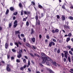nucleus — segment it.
<instances>
[{
    "instance_id": "49530a36",
    "label": "nucleus",
    "mask_w": 73,
    "mask_h": 73,
    "mask_svg": "<svg viewBox=\"0 0 73 73\" xmlns=\"http://www.w3.org/2000/svg\"><path fill=\"white\" fill-rule=\"evenodd\" d=\"M60 49H59L58 50L57 52L58 53H60Z\"/></svg>"
},
{
    "instance_id": "39448f33",
    "label": "nucleus",
    "mask_w": 73,
    "mask_h": 73,
    "mask_svg": "<svg viewBox=\"0 0 73 73\" xmlns=\"http://www.w3.org/2000/svg\"><path fill=\"white\" fill-rule=\"evenodd\" d=\"M17 25V21L16 20H15L14 22V28H16Z\"/></svg>"
},
{
    "instance_id": "4d7b16f0",
    "label": "nucleus",
    "mask_w": 73,
    "mask_h": 73,
    "mask_svg": "<svg viewBox=\"0 0 73 73\" xmlns=\"http://www.w3.org/2000/svg\"><path fill=\"white\" fill-rule=\"evenodd\" d=\"M18 37H19V39H21V38L20 37V35H18Z\"/></svg>"
},
{
    "instance_id": "f257e3e1",
    "label": "nucleus",
    "mask_w": 73,
    "mask_h": 73,
    "mask_svg": "<svg viewBox=\"0 0 73 73\" xmlns=\"http://www.w3.org/2000/svg\"><path fill=\"white\" fill-rule=\"evenodd\" d=\"M35 18L36 21V26L40 25V21L38 20V16L37 15L35 16Z\"/></svg>"
},
{
    "instance_id": "5fc2aeb1",
    "label": "nucleus",
    "mask_w": 73,
    "mask_h": 73,
    "mask_svg": "<svg viewBox=\"0 0 73 73\" xmlns=\"http://www.w3.org/2000/svg\"><path fill=\"white\" fill-rule=\"evenodd\" d=\"M17 62H20V60L19 59H17Z\"/></svg>"
},
{
    "instance_id": "0eeeda50",
    "label": "nucleus",
    "mask_w": 73,
    "mask_h": 73,
    "mask_svg": "<svg viewBox=\"0 0 73 73\" xmlns=\"http://www.w3.org/2000/svg\"><path fill=\"white\" fill-rule=\"evenodd\" d=\"M9 46L8 45V44L7 43H6L5 44V48L6 49H7L8 48V46Z\"/></svg>"
},
{
    "instance_id": "f704fd0d",
    "label": "nucleus",
    "mask_w": 73,
    "mask_h": 73,
    "mask_svg": "<svg viewBox=\"0 0 73 73\" xmlns=\"http://www.w3.org/2000/svg\"><path fill=\"white\" fill-rule=\"evenodd\" d=\"M57 52V48H55L54 49V52Z\"/></svg>"
},
{
    "instance_id": "f8f14e48",
    "label": "nucleus",
    "mask_w": 73,
    "mask_h": 73,
    "mask_svg": "<svg viewBox=\"0 0 73 73\" xmlns=\"http://www.w3.org/2000/svg\"><path fill=\"white\" fill-rule=\"evenodd\" d=\"M26 46H27L28 47H29V48H31V46H30V45H29V44L28 43H26Z\"/></svg>"
},
{
    "instance_id": "aec40b11",
    "label": "nucleus",
    "mask_w": 73,
    "mask_h": 73,
    "mask_svg": "<svg viewBox=\"0 0 73 73\" xmlns=\"http://www.w3.org/2000/svg\"><path fill=\"white\" fill-rule=\"evenodd\" d=\"M38 7L39 8H40V9L42 8V7L40 5H38Z\"/></svg>"
},
{
    "instance_id": "a18cd8bd",
    "label": "nucleus",
    "mask_w": 73,
    "mask_h": 73,
    "mask_svg": "<svg viewBox=\"0 0 73 73\" xmlns=\"http://www.w3.org/2000/svg\"><path fill=\"white\" fill-rule=\"evenodd\" d=\"M52 33H56V31L54 30H52Z\"/></svg>"
},
{
    "instance_id": "bb28decb",
    "label": "nucleus",
    "mask_w": 73,
    "mask_h": 73,
    "mask_svg": "<svg viewBox=\"0 0 73 73\" xmlns=\"http://www.w3.org/2000/svg\"><path fill=\"white\" fill-rule=\"evenodd\" d=\"M59 32V30L58 29H56L55 30V32Z\"/></svg>"
},
{
    "instance_id": "774afa93",
    "label": "nucleus",
    "mask_w": 73,
    "mask_h": 73,
    "mask_svg": "<svg viewBox=\"0 0 73 73\" xmlns=\"http://www.w3.org/2000/svg\"><path fill=\"white\" fill-rule=\"evenodd\" d=\"M11 60H13L14 59V57H11Z\"/></svg>"
},
{
    "instance_id": "9d476101",
    "label": "nucleus",
    "mask_w": 73,
    "mask_h": 73,
    "mask_svg": "<svg viewBox=\"0 0 73 73\" xmlns=\"http://www.w3.org/2000/svg\"><path fill=\"white\" fill-rule=\"evenodd\" d=\"M64 27L65 28H66V29H70V27L69 26L66 25Z\"/></svg>"
},
{
    "instance_id": "de8ad7c7",
    "label": "nucleus",
    "mask_w": 73,
    "mask_h": 73,
    "mask_svg": "<svg viewBox=\"0 0 73 73\" xmlns=\"http://www.w3.org/2000/svg\"><path fill=\"white\" fill-rule=\"evenodd\" d=\"M12 51L13 52H16V50L15 49H12Z\"/></svg>"
},
{
    "instance_id": "473e14b6",
    "label": "nucleus",
    "mask_w": 73,
    "mask_h": 73,
    "mask_svg": "<svg viewBox=\"0 0 73 73\" xmlns=\"http://www.w3.org/2000/svg\"><path fill=\"white\" fill-rule=\"evenodd\" d=\"M64 62H66V58H64Z\"/></svg>"
},
{
    "instance_id": "5701e85b",
    "label": "nucleus",
    "mask_w": 73,
    "mask_h": 73,
    "mask_svg": "<svg viewBox=\"0 0 73 73\" xmlns=\"http://www.w3.org/2000/svg\"><path fill=\"white\" fill-rule=\"evenodd\" d=\"M12 26V23H9V27L11 28Z\"/></svg>"
},
{
    "instance_id": "b1692460",
    "label": "nucleus",
    "mask_w": 73,
    "mask_h": 73,
    "mask_svg": "<svg viewBox=\"0 0 73 73\" xmlns=\"http://www.w3.org/2000/svg\"><path fill=\"white\" fill-rule=\"evenodd\" d=\"M69 53L71 55H72V56H73V53H72V52L71 51H69Z\"/></svg>"
},
{
    "instance_id": "09e8293b",
    "label": "nucleus",
    "mask_w": 73,
    "mask_h": 73,
    "mask_svg": "<svg viewBox=\"0 0 73 73\" xmlns=\"http://www.w3.org/2000/svg\"><path fill=\"white\" fill-rule=\"evenodd\" d=\"M56 17L57 19H60V15H57L56 16Z\"/></svg>"
},
{
    "instance_id": "338daca9",
    "label": "nucleus",
    "mask_w": 73,
    "mask_h": 73,
    "mask_svg": "<svg viewBox=\"0 0 73 73\" xmlns=\"http://www.w3.org/2000/svg\"><path fill=\"white\" fill-rule=\"evenodd\" d=\"M13 20H15V19H16V17H13Z\"/></svg>"
},
{
    "instance_id": "423d86ee",
    "label": "nucleus",
    "mask_w": 73,
    "mask_h": 73,
    "mask_svg": "<svg viewBox=\"0 0 73 73\" xmlns=\"http://www.w3.org/2000/svg\"><path fill=\"white\" fill-rule=\"evenodd\" d=\"M9 67V64H7L6 68V69L8 71V72H10V71H11V69Z\"/></svg>"
},
{
    "instance_id": "e433bc0d",
    "label": "nucleus",
    "mask_w": 73,
    "mask_h": 73,
    "mask_svg": "<svg viewBox=\"0 0 73 73\" xmlns=\"http://www.w3.org/2000/svg\"><path fill=\"white\" fill-rule=\"evenodd\" d=\"M61 56H62V57L63 58H64V54L63 53H62L61 54Z\"/></svg>"
},
{
    "instance_id": "052dcab7",
    "label": "nucleus",
    "mask_w": 73,
    "mask_h": 73,
    "mask_svg": "<svg viewBox=\"0 0 73 73\" xmlns=\"http://www.w3.org/2000/svg\"><path fill=\"white\" fill-rule=\"evenodd\" d=\"M18 44L19 45H21V43L20 42H18Z\"/></svg>"
},
{
    "instance_id": "c03bdc74",
    "label": "nucleus",
    "mask_w": 73,
    "mask_h": 73,
    "mask_svg": "<svg viewBox=\"0 0 73 73\" xmlns=\"http://www.w3.org/2000/svg\"><path fill=\"white\" fill-rule=\"evenodd\" d=\"M46 37L47 39H49V35H47Z\"/></svg>"
},
{
    "instance_id": "13d9d810",
    "label": "nucleus",
    "mask_w": 73,
    "mask_h": 73,
    "mask_svg": "<svg viewBox=\"0 0 73 73\" xmlns=\"http://www.w3.org/2000/svg\"><path fill=\"white\" fill-rule=\"evenodd\" d=\"M21 36L22 37H24V35L23 34H21Z\"/></svg>"
},
{
    "instance_id": "37998d69",
    "label": "nucleus",
    "mask_w": 73,
    "mask_h": 73,
    "mask_svg": "<svg viewBox=\"0 0 73 73\" xmlns=\"http://www.w3.org/2000/svg\"><path fill=\"white\" fill-rule=\"evenodd\" d=\"M51 43L53 45H54L55 44L54 43V42H51Z\"/></svg>"
},
{
    "instance_id": "bf43d9fd",
    "label": "nucleus",
    "mask_w": 73,
    "mask_h": 73,
    "mask_svg": "<svg viewBox=\"0 0 73 73\" xmlns=\"http://www.w3.org/2000/svg\"><path fill=\"white\" fill-rule=\"evenodd\" d=\"M25 58L26 59H28V57L27 56H25Z\"/></svg>"
},
{
    "instance_id": "a211bd4d",
    "label": "nucleus",
    "mask_w": 73,
    "mask_h": 73,
    "mask_svg": "<svg viewBox=\"0 0 73 73\" xmlns=\"http://www.w3.org/2000/svg\"><path fill=\"white\" fill-rule=\"evenodd\" d=\"M9 12V10H8V9H7V10L5 14L6 15H7V14H8V13Z\"/></svg>"
},
{
    "instance_id": "7ed1b4c3",
    "label": "nucleus",
    "mask_w": 73,
    "mask_h": 73,
    "mask_svg": "<svg viewBox=\"0 0 73 73\" xmlns=\"http://www.w3.org/2000/svg\"><path fill=\"white\" fill-rule=\"evenodd\" d=\"M64 57H65L66 58H67L68 57H69V56H70L68 54V51H64Z\"/></svg>"
},
{
    "instance_id": "0e129e2a",
    "label": "nucleus",
    "mask_w": 73,
    "mask_h": 73,
    "mask_svg": "<svg viewBox=\"0 0 73 73\" xmlns=\"http://www.w3.org/2000/svg\"><path fill=\"white\" fill-rule=\"evenodd\" d=\"M39 36V38H41L42 37V36H41V35H40Z\"/></svg>"
},
{
    "instance_id": "393cba45",
    "label": "nucleus",
    "mask_w": 73,
    "mask_h": 73,
    "mask_svg": "<svg viewBox=\"0 0 73 73\" xmlns=\"http://www.w3.org/2000/svg\"><path fill=\"white\" fill-rule=\"evenodd\" d=\"M62 9H65V6L64 5H63L62 7Z\"/></svg>"
},
{
    "instance_id": "20e7f679",
    "label": "nucleus",
    "mask_w": 73,
    "mask_h": 73,
    "mask_svg": "<svg viewBox=\"0 0 73 73\" xmlns=\"http://www.w3.org/2000/svg\"><path fill=\"white\" fill-rule=\"evenodd\" d=\"M23 52L22 50H20L19 52V54L17 55V57L18 58H20V57H21V53Z\"/></svg>"
},
{
    "instance_id": "4be33fe9",
    "label": "nucleus",
    "mask_w": 73,
    "mask_h": 73,
    "mask_svg": "<svg viewBox=\"0 0 73 73\" xmlns=\"http://www.w3.org/2000/svg\"><path fill=\"white\" fill-rule=\"evenodd\" d=\"M52 43H51V42L49 43V46L50 47H51L52 46Z\"/></svg>"
},
{
    "instance_id": "7c9ffc66",
    "label": "nucleus",
    "mask_w": 73,
    "mask_h": 73,
    "mask_svg": "<svg viewBox=\"0 0 73 73\" xmlns=\"http://www.w3.org/2000/svg\"><path fill=\"white\" fill-rule=\"evenodd\" d=\"M21 15H23V10H22L21 11Z\"/></svg>"
},
{
    "instance_id": "58836bf2",
    "label": "nucleus",
    "mask_w": 73,
    "mask_h": 73,
    "mask_svg": "<svg viewBox=\"0 0 73 73\" xmlns=\"http://www.w3.org/2000/svg\"><path fill=\"white\" fill-rule=\"evenodd\" d=\"M32 48H33V49H36V47H35V46H33Z\"/></svg>"
},
{
    "instance_id": "69168bd1",
    "label": "nucleus",
    "mask_w": 73,
    "mask_h": 73,
    "mask_svg": "<svg viewBox=\"0 0 73 73\" xmlns=\"http://www.w3.org/2000/svg\"><path fill=\"white\" fill-rule=\"evenodd\" d=\"M39 65L41 66V67H42L43 66V65L41 64H39Z\"/></svg>"
},
{
    "instance_id": "cd10ccee",
    "label": "nucleus",
    "mask_w": 73,
    "mask_h": 73,
    "mask_svg": "<svg viewBox=\"0 0 73 73\" xmlns=\"http://www.w3.org/2000/svg\"><path fill=\"white\" fill-rule=\"evenodd\" d=\"M26 25L27 26H28L29 25V22L28 21L26 22Z\"/></svg>"
},
{
    "instance_id": "72a5a7b5",
    "label": "nucleus",
    "mask_w": 73,
    "mask_h": 73,
    "mask_svg": "<svg viewBox=\"0 0 73 73\" xmlns=\"http://www.w3.org/2000/svg\"><path fill=\"white\" fill-rule=\"evenodd\" d=\"M23 61L24 63H26V59H23Z\"/></svg>"
},
{
    "instance_id": "f03ea898",
    "label": "nucleus",
    "mask_w": 73,
    "mask_h": 73,
    "mask_svg": "<svg viewBox=\"0 0 73 73\" xmlns=\"http://www.w3.org/2000/svg\"><path fill=\"white\" fill-rule=\"evenodd\" d=\"M44 59H43V62L44 63L46 62V60L47 61H50V58L48 57H44Z\"/></svg>"
},
{
    "instance_id": "a19ab883",
    "label": "nucleus",
    "mask_w": 73,
    "mask_h": 73,
    "mask_svg": "<svg viewBox=\"0 0 73 73\" xmlns=\"http://www.w3.org/2000/svg\"><path fill=\"white\" fill-rule=\"evenodd\" d=\"M28 70L29 71V72H32V70L29 68H28Z\"/></svg>"
},
{
    "instance_id": "4468645a",
    "label": "nucleus",
    "mask_w": 73,
    "mask_h": 73,
    "mask_svg": "<svg viewBox=\"0 0 73 73\" xmlns=\"http://www.w3.org/2000/svg\"><path fill=\"white\" fill-rule=\"evenodd\" d=\"M46 64L47 65H48V66H50L51 65L50 63H49V62L48 61L46 62Z\"/></svg>"
},
{
    "instance_id": "dca6fc26",
    "label": "nucleus",
    "mask_w": 73,
    "mask_h": 73,
    "mask_svg": "<svg viewBox=\"0 0 73 73\" xmlns=\"http://www.w3.org/2000/svg\"><path fill=\"white\" fill-rule=\"evenodd\" d=\"M66 47L67 48H68L69 49H71V46H67Z\"/></svg>"
},
{
    "instance_id": "9b49d317",
    "label": "nucleus",
    "mask_w": 73,
    "mask_h": 73,
    "mask_svg": "<svg viewBox=\"0 0 73 73\" xmlns=\"http://www.w3.org/2000/svg\"><path fill=\"white\" fill-rule=\"evenodd\" d=\"M61 18L63 20H65V16L64 15H62Z\"/></svg>"
},
{
    "instance_id": "ddd939ff",
    "label": "nucleus",
    "mask_w": 73,
    "mask_h": 73,
    "mask_svg": "<svg viewBox=\"0 0 73 73\" xmlns=\"http://www.w3.org/2000/svg\"><path fill=\"white\" fill-rule=\"evenodd\" d=\"M69 56H68V61L69 62H71V59H70V57Z\"/></svg>"
},
{
    "instance_id": "680f3d73",
    "label": "nucleus",
    "mask_w": 73,
    "mask_h": 73,
    "mask_svg": "<svg viewBox=\"0 0 73 73\" xmlns=\"http://www.w3.org/2000/svg\"><path fill=\"white\" fill-rule=\"evenodd\" d=\"M10 45H11V46H13V44H12V43L11 42L10 43Z\"/></svg>"
},
{
    "instance_id": "4c0bfd02",
    "label": "nucleus",
    "mask_w": 73,
    "mask_h": 73,
    "mask_svg": "<svg viewBox=\"0 0 73 73\" xmlns=\"http://www.w3.org/2000/svg\"><path fill=\"white\" fill-rule=\"evenodd\" d=\"M17 12H15L13 13V15H17Z\"/></svg>"
},
{
    "instance_id": "c756f323",
    "label": "nucleus",
    "mask_w": 73,
    "mask_h": 73,
    "mask_svg": "<svg viewBox=\"0 0 73 73\" xmlns=\"http://www.w3.org/2000/svg\"><path fill=\"white\" fill-rule=\"evenodd\" d=\"M29 54H30V55H31V56H32L33 57H34V55H33L32 54L30 53Z\"/></svg>"
},
{
    "instance_id": "6ab92c4d",
    "label": "nucleus",
    "mask_w": 73,
    "mask_h": 73,
    "mask_svg": "<svg viewBox=\"0 0 73 73\" xmlns=\"http://www.w3.org/2000/svg\"><path fill=\"white\" fill-rule=\"evenodd\" d=\"M15 45H16L17 46V47H19V44H18L17 43V42H15Z\"/></svg>"
},
{
    "instance_id": "ea45409f",
    "label": "nucleus",
    "mask_w": 73,
    "mask_h": 73,
    "mask_svg": "<svg viewBox=\"0 0 73 73\" xmlns=\"http://www.w3.org/2000/svg\"><path fill=\"white\" fill-rule=\"evenodd\" d=\"M31 4H33V5H35V2L33 1L31 2Z\"/></svg>"
},
{
    "instance_id": "79ce46f5",
    "label": "nucleus",
    "mask_w": 73,
    "mask_h": 73,
    "mask_svg": "<svg viewBox=\"0 0 73 73\" xmlns=\"http://www.w3.org/2000/svg\"><path fill=\"white\" fill-rule=\"evenodd\" d=\"M19 6L20 7H22V5H21V3H20L19 4Z\"/></svg>"
},
{
    "instance_id": "8fccbe9b",
    "label": "nucleus",
    "mask_w": 73,
    "mask_h": 73,
    "mask_svg": "<svg viewBox=\"0 0 73 73\" xmlns=\"http://www.w3.org/2000/svg\"><path fill=\"white\" fill-rule=\"evenodd\" d=\"M19 33V31H15V33L16 34H18V33Z\"/></svg>"
},
{
    "instance_id": "e2e57ef3",
    "label": "nucleus",
    "mask_w": 73,
    "mask_h": 73,
    "mask_svg": "<svg viewBox=\"0 0 73 73\" xmlns=\"http://www.w3.org/2000/svg\"><path fill=\"white\" fill-rule=\"evenodd\" d=\"M28 66H29V65H30V62H29H29H28Z\"/></svg>"
},
{
    "instance_id": "1a4fd4ad",
    "label": "nucleus",
    "mask_w": 73,
    "mask_h": 73,
    "mask_svg": "<svg viewBox=\"0 0 73 73\" xmlns=\"http://www.w3.org/2000/svg\"><path fill=\"white\" fill-rule=\"evenodd\" d=\"M70 37H68L67 38L66 41L67 42H68V41H70Z\"/></svg>"
},
{
    "instance_id": "2eb2a0df",
    "label": "nucleus",
    "mask_w": 73,
    "mask_h": 73,
    "mask_svg": "<svg viewBox=\"0 0 73 73\" xmlns=\"http://www.w3.org/2000/svg\"><path fill=\"white\" fill-rule=\"evenodd\" d=\"M31 40H32V41L33 42H35V38H32Z\"/></svg>"
},
{
    "instance_id": "c85d7f7f",
    "label": "nucleus",
    "mask_w": 73,
    "mask_h": 73,
    "mask_svg": "<svg viewBox=\"0 0 73 73\" xmlns=\"http://www.w3.org/2000/svg\"><path fill=\"white\" fill-rule=\"evenodd\" d=\"M33 32H34V31H33V29H31V34H32L33 33Z\"/></svg>"
},
{
    "instance_id": "3c124183",
    "label": "nucleus",
    "mask_w": 73,
    "mask_h": 73,
    "mask_svg": "<svg viewBox=\"0 0 73 73\" xmlns=\"http://www.w3.org/2000/svg\"><path fill=\"white\" fill-rule=\"evenodd\" d=\"M24 13L25 15H27V11H24Z\"/></svg>"
},
{
    "instance_id": "6e6552de",
    "label": "nucleus",
    "mask_w": 73,
    "mask_h": 73,
    "mask_svg": "<svg viewBox=\"0 0 73 73\" xmlns=\"http://www.w3.org/2000/svg\"><path fill=\"white\" fill-rule=\"evenodd\" d=\"M52 65H54L56 66H57V65H58V64L56 63L55 62H52Z\"/></svg>"
},
{
    "instance_id": "603ef678",
    "label": "nucleus",
    "mask_w": 73,
    "mask_h": 73,
    "mask_svg": "<svg viewBox=\"0 0 73 73\" xmlns=\"http://www.w3.org/2000/svg\"><path fill=\"white\" fill-rule=\"evenodd\" d=\"M26 39V38H23V41L24 42H25Z\"/></svg>"
},
{
    "instance_id": "412c9836",
    "label": "nucleus",
    "mask_w": 73,
    "mask_h": 73,
    "mask_svg": "<svg viewBox=\"0 0 73 73\" xmlns=\"http://www.w3.org/2000/svg\"><path fill=\"white\" fill-rule=\"evenodd\" d=\"M10 9L11 11H13L14 10V8L13 7H11L10 8Z\"/></svg>"
},
{
    "instance_id": "c9c22d12",
    "label": "nucleus",
    "mask_w": 73,
    "mask_h": 73,
    "mask_svg": "<svg viewBox=\"0 0 73 73\" xmlns=\"http://www.w3.org/2000/svg\"><path fill=\"white\" fill-rule=\"evenodd\" d=\"M70 20H73V17H71V16H70Z\"/></svg>"
},
{
    "instance_id": "864d4df0",
    "label": "nucleus",
    "mask_w": 73,
    "mask_h": 73,
    "mask_svg": "<svg viewBox=\"0 0 73 73\" xmlns=\"http://www.w3.org/2000/svg\"><path fill=\"white\" fill-rule=\"evenodd\" d=\"M20 69H21V70H24V68H23V67H21L20 68Z\"/></svg>"
},
{
    "instance_id": "2f4dec72",
    "label": "nucleus",
    "mask_w": 73,
    "mask_h": 73,
    "mask_svg": "<svg viewBox=\"0 0 73 73\" xmlns=\"http://www.w3.org/2000/svg\"><path fill=\"white\" fill-rule=\"evenodd\" d=\"M49 70L50 73H53V71L51 69H50Z\"/></svg>"
},
{
    "instance_id": "6e6d98bb",
    "label": "nucleus",
    "mask_w": 73,
    "mask_h": 73,
    "mask_svg": "<svg viewBox=\"0 0 73 73\" xmlns=\"http://www.w3.org/2000/svg\"><path fill=\"white\" fill-rule=\"evenodd\" d=\"M52 41L54 42H56V40L54 39H52Z\"/></svg>"
},
{
    "instance_id": "a878e982",
    "label": "nucleus",
    "mask_w": 73,
    "mask_h": 73,
    "mask_svg": "<svg viewBox=\"0 0 73 73\" xmlns=\"http://www.w3.org/2000/svg\"><path fill=\"white\" fill-rule=\"evenodd\" d=\"M68 37H70V36H72V34L71 33H69L68 34Z\"/></svg>"
},
{
    "instance_id": "f3484780",
    "label": "nucleus",
    "mask_w": 73,
    "mask_h": 73,
    "mask_svg": "<svg viewBox=\"0 0 73 73\" xmlns=\"http://www.w3.org/2000/svg\"><path fill=\"white\" fill-rule=\"evenodd\" d=\"M41 55L42 56H45V54H44V53L42 52L41 53Z\"/></svg>"
}]
</instances>
